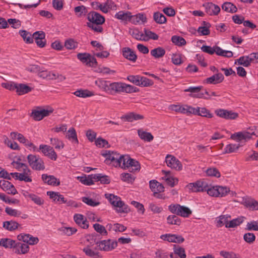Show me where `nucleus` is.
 Segmentation results:
<instances>
[{
    "mask_svg": "<svg viewBox=\"0 0 258 258\" xmlns=\"http://www.w3.org/2000/svg\"><path fill=\"white\" fill-rule=\"evenodd\" d=\"M187 188L193 192L206 191L211 196L217 197V189L216 186L209 185L206 180H198L195 182L190 183L187 185Z\"/></svg>",
    "mask_w": 258,
    "mask_h": 258,
    "instance_id": "obj_1",
    "label": "nucleus"
},
{
    "mask_svg": "<svg viewBox=\"0 0 258 258\" xmlns=\"http://www.w3.org/2000/svg\"><path fill=\"white\" fill-rule=\"evenodd\" d=\"M12 164L19 171H23L22 173H11L10 174L12 175L13 177L20 181H24L27 182L32 181V178L30 177L31 171L26 164L19 162L18 161H14Z\"/></svg>",
    "mask_w": 258,
    "mask_h": 258,
    "instance_id": "obj_2",
    "label": "nucleus"
},
{
    "mask_svg": "<svg viewBox=\"0 0 258 258\" xmlns=\"http://www.w3.org/2000/svg\"><path fill=\"white\" fill-rule=\"evenodd\" d=\"M101 155L105 158L106 164L112 165L115 167H122L125 155H121L116 152L110 151L102 152Z\"/></svg>",
    "mask_w": 258,
    "mask_h": 258,
    "instance_id": "obj_3",
    "label": "nucleus"
},
{
    "mask_svg": "<svg viewBox=\"0 0 258 258\" xmlns=\"http://www.w3.org/2000/svg\"><path fill=\"white\" fill-rule=\"evenodd\" d=\"M110 94L115 93H120L125 92L126 93H132L138 92L139 89L131 85L126 84L124 83L117 82H111L110 85Z\"/></svg>",
    "mask_w": 258,
    "mask_h": 258,
    "instance_id": "obj_4",
    "label": "nucleus"
},
{
    "mask_svg": "<svg viewBox=\"0 0 258 258\" xmlns=\"http://www.w3.org/2000/svg\"><path fill=\"white\" fill-rule=\"evenodd\" d=\"M105 196L117 213H127L130 211L128 206L121 200L120 197L112 194H105Z\"/></svg>",
    "mask_w": 258,
    "mask_h": 258,
    "instance_id": "obj_5",
    "label": "nucleus"
},
{
    "mask_svg": "<svg viewBox=\"0 0 258 258\" xmlns=\"http://www.w3.org/2000/svg\"><path fill=\"white\" fill-rule=\"evenodd\" d=\"M258 134V126H253L249 128L248 131L235 133L231 136V138L237 142L246 140L251 138L252 135L256 136Z\"/></svg>",
    "mask_w": 258,
    "mask_h": 258,
    "instance_id": "obj_6",
    "label": "nucleus"
},
{
    "mask_svg": "<svg viewBox=\"0 0 258 258\" xmlns=\"http://www.w3.org/2000/svg\"><path fill=\"white\" fill-rule=\"evenodd\" d=\"M201 50L205 52L210 54H213L214 53L218 55L226 57H231L233 56V52L231 51L224 50L218 46H215L212 47L210 46L203 45L201 47Z\"/></svg>",
    "mask_w": 258,
    "mask_h": 258,
    "instance_id": "obj_7",
    "label": "nucleus"
},
{
    "mask_svg": "<svg viewBox=\"0 0 258 258\" xmlns=\"http://www.w3.org/2000/svg\"><path fill=\"white\" fill-rule=\"evenodd\" d=\"M168 210L173 214L184 218L188 217L192 211L187 207L179 204H171L168 206Z\"/></svg>",
    "mask_w": 258,
    "mask_h": 258,
    "instance_id": "obj_8",
    "label": "nucleus"
},
{
    "mask_svg": "<svg viewBox=\"0 0 258 258\" xmlns=\"http://www.w3.org/2000/svg\"><path fill=\"white\" fill-rule=\"evenodd\" d=\"M27 160L30 166L35 170H43L45 168L43 159L39 156L29 154L27 156Z\"/></svg>",
    "mask_w": 258,
    "mask_h": 258,
    "instance_id": "obj_9",
    "label": "nucleus"
},
{
    "mask_svg": "<svg viewBox=\"0 0 258 258\" xmlns=\"http://www.w3.org/2000/svg\"><path fill=\"white\" fill-rule=\"evenodd\" d=\"M124 158L121 168L127 169L131 172H137L140 170L141 166L138 161L131 158L128 155L124 156Z\"/></svg>",
    "mask_w": 258,
    "mask_h": 258,
    "instance_id": "obj_10",
    "label": "nucleus"
},
{
    "mask_svg": "<svg viewBox=\"0 0 258 258\" xmlns=\"http://www.w3.org/2000/svg\"><path fill=\"white\" fill-rule=\"evenodd\" d=\"M203 88V87L202 86L197 87L191 86L184 89V91L185 92H190L191 93L189 94V96L192 98H203L207 100L210 99V97L205 96L204 93L200 92Z\"/></svg>",
    "mask_w": 258,
    "mask_h": 258,
    "instance_id": "obj_11",
    "label": "nucleus"
},
{
    "mask_svg": "<svg viewBox=\"0 0 258 258\" xmlns=\"http://www.w3.org/2000/svg\"><path fill=\"white\" fill-rule=\"evenodd\" d=\"M87 19L89 21V23L95 24L97 25H101L105 21L104 17L95 11H91L88 13Z\"/></svg>",
    "mask_w": 258,
    "mask_h": 258,
    "instance_id": "obj_12",
    "label": "nucleus"
},
{
    "mask_svg": "<svg viewBox=\"0 0 258 258\" xmlns=\"http://www.w3.org/2000/svg\"><path fill=\"white\" fill-rule=\"evenodd\" d=\"M99 248L101 250L110 251L114 249L117 246V242L112 239L102 240L96 242Z\"/></svg>",
    "mask_w": 258,
    "mask_h": 258,
    "instance_id": "obj_13",
    "label": "nucleus"
},
{
    "mask_svg": "<svg viewBox=\"0 0 258 258\" xmlns=\"http://www.w3.org/2000/svg\"><path fill=\"white\" fill-rule=\"evenodd\" d=\"M77 58L81 62L90 67H95L97 64L96 59L88 53H79L77 54Z\"/></svg>",
    "mask_w": 258,
    "mask_h": 258,
    "instance_id": "obj_14",
    "label": "nucleus"
},
{
    "mask_svg": "<svg viewBox=\"0 0 258 258\" xmlns=\"http://www.w3.org/2000/svg\"><path fill=\"white\" fill-rule=\"evenodd\" d=\"M38 151H41L45 156L51 160L55 161L57 159V156L52 147L50 146L41 144L39 146Z\"/></svg>",
    "mask_w": 258,
    "mask_h": 258,
    "instance_id": "obj_15",
    "label": "nucleus"
},
{
    "mask_svg": "<svg viewBox=\"0 0 258 258\" xmlns=\"http://www.w3.org/2000/svg\"><path fill=\"white\" fill-rule=\"evenodd\" d=\"M165 162L168 167L177 171L181 170L182 165L181 163L174 156L167 155L166 157Z\"/></svg>",
    "mask_w": 258,
    "mask_h": 258,
    "instance_id": "obj_16",
    "label": "nucleus"
},
{
    "mask_svg": "<svg viewBox=\"0 0 258 258\" xmlns=\"http://www.w3.org/2000/svg\"><path fill=\"white\" fill-rule=\"evenodd\" d=\"M215 113L217 116L225 119H234L238 116V114L236 112L223 109L216 110Z\"/></svg>",
    "mask_w": 258,
    "mask_h": 258,
    "instance_id": "obj_17",
    "label": "nucleus"
},
{
    "mask_svg": "<svg viewBox=\"0 0 258 258\" xmlns=\"http://www.w3.org/2000/svg\"><path fill=\"white\" fill-rule=\"evenodd\" d=\"M160 238L170 242L178 243H182L184 241V239L182 236L176 234H165L161 235Z\"/></svg>",
    "mask_w": 258,
    "mask_h": 258,
    "instance_id": "obj_18",
    "label": "nucleus"
},
{
    "mask_svg": "<svg viewBox=\"0 0 258 258\" xmlns=\"http://www.w3.org/2000/svg\"><path fill=\"white\" fill-rule=\"evenodd\" d=\"M0 187L4 191L7 192L8 194L15 195L17 193V191L13 184L7 180H1Z\"/></svg>",
    "mask_w": 258,
    "mask_h": 258,
    "instance_id": "obj_19",
    "label": "nucleus"
},
{
    "mask_svg": "<svg viewBox=\"0 0 258 258\" xmlns=\"http://www.w3.org/2000/svg\"><path fill=\"white\" fill-rule=\"evenodd\" d=\"M45 37V34L43 31H36L33 34V39H35L37 45L41 48L44 47L46 44Z\"/></svg>",
    "mask_w": 258,
    "mask_h": 258,
    "instance_id": "obj_20",
    "label": "nucleus"
},
{
    "mask_svg": "<svg viewBox=\"0 0 258 258\" xmlns=\"http://www.w3.org/2000/svg\"><path fill=\"white\" fill-rule=\"evenodd\" d=\"M47 195L48 196L49 198L53 200L54 202L67 204V205H71V203L72 201H70L67 202V201L65 200L63 196L59 194V193L58 192L48 191L47 192Z\"/></svg>",
    "mask_w": 258,
    "mask_h": 258,
    "instance_id": "obj_21",
    "label": "nucleus"
},
{
    "mask_svg": "<svg viewBox=\"0 0 258 258\" xmlns=\"http://www.w3.org/2000/svg\"><path fill=\"white\" fill-rule=\"evenodd\" d=\"M29 247L26 243L16 242L13 250L17 254H25L29 251Z\"/></svg>",
    "mask_w": 258,
    "mask_h": 258,
    "instance_id": "obj_22",
    "label": "nucleus"
},
{
    "mask_svg": "<svg viewBox=\"0 0 258 258\" xmlns=\"http://www.w3.org/2000/svg\"><path fill=\"white\" fill-rule=\"evenodd\" d=\"M122 54L124 58L131 61L135 62L137 59V56L135 51L129 47L122 48Z\"/></svg>",
    "mask_w": 258,
    "mask_h": 258,
    "instance_id": "obj_23",
    "label": "nucleus"
},
{
    "mask_svg": "<svg viewBox=\"0 0 258 258\" xmlns=\"http://www.w3.org/2000/svg\"><path fill=\"white\" fill-rule=\"evenodd\" d=\"M204 6L205 7L206 13L210 15H217L220 11V7L212 3L205 4Z\"/></svg>",
    "mask_w": 258,
    "mask_h": 258,
    "instance_id": "obj_24",
    "label": "nucleus"
},
{
    "mask_svg": "<svg viewBox=\"0 0 258 258\" xmlns=\"http://www.w3.org/2000/svg\"><path fill=\"white\" fill-rule=\"evenodd\" d=\"M120 118L125 121L133 122L135 120H141L144 118V116L133 112H129L120 117Z\"/></svg>",
    "mask_w": 258,
    "mask_h": 258,
    "instance_id": "obj_25",
    "label": "nucleus"
},
{
    "mask_svg": "<svg viewBox=\"0 0 258 258\" xmlns=\"http://www.w3.org/2000/svg\"><path fill=\"white\" fill-rule=\"evenodd\" d=\"M224 79L223 75L221 73H217L212 76L207 78L205 82L209 84H217L221 83Z\"/></svg>",
    "mask_w": 258,
    "mask_h": 258,
    "instance_id": "obj_26",
    "label": "nucleus"
},
{
    "mask_svg": "<svg viewBox=\"0 0 258 258\" xmlns=\"http://www.w3.org/2000/svg\"><path fill=\"white\" fill-rule=\"evenodd\" d=\"M95 83L100 90L108 94L110 93V85L111 84L110 81L99 79L95 81Z\"/></svg>",
    "mask_w": 258,
    "mask_h": 258,
    "instance_id": "obj_27",
    "label": "nucleus"
},
{
    "mask_svg": "<svg viewBox=\"0 0 258 258\" xmlns=\"http://www.w3.org/2000/svg\"><path fill=\"white\" fill-rule=\"evenodd\" d=\"M74 219L75 222L82 228L84 229L88 228V222L83 215L80 214H76L74 216Z\"/></svg>",
    "mask_w": 258,
    "mask_h": 258,
    "instance_id": "obj_28",
    "label": "nucleus"
},
{
    "mask_svg": "<svg viewBox=\"0 0 258 258\" xmlns=\"http://www.w3.org/2000/svg\"><path fill=\"white\" fill-rule=\"evenodd\" d=\"M231 219V216L228 214L221 215L216 218L215 223L216 227L220 228L228 223V221Z\"/></svg>",
    "mask_w": 258,
    "mask_h": 258,
    "instance_id": "obj_29",
    "label": "nucleus"
},
{
    "mask_svg": "<svg viewBox=\"0 0 258 258\" xmlns=\"http://www.w3.org/2000/svg\"><path fill=\"white\" fill-rule=\"evenodd\" d=\"M42 179L46 183L51 185H59V181L53 175H48L45 174L42 175Z\"/></svg>",
    "mask_w": 258,
    "mask_h": 258,
    "instance_id": "obj_30",
    "label": "nucleus"
},
{
    "mask_svg": "<svg viewBox=\"0 0 258 258\" xmlns=\"http://www.w3.org/2000/svg\"><path fill=\"white\" fill-rule=\"evenodd\" d=\"M12 138L17 139L20 143L24 144L25 146H31L32 143L29 142L24 136L20 133L12 132L11 133Z\"/></svg>",
    "mask_w": 258,
    "mask_h": 258,
    "instance_id": "obj_31",
    "label": "nucleus"
},
{
    "mask_svg": "<svg viewBox=\"0 0 258 258\" xmlns=\"http://www.w3.org/2000/svg\"><path fill=\"white\" fill-rule=\"evenodd\" d=\"M16 86L15 90L19 95L27 93L32 90L30 87L24 84H16Z\"/></svg>",
    "mask_w": 258,
    "mask_h": 258,
    "instance_id": "obj_32",
    "label": "nucleus"
},
{
    "mask_svg": "<svg viewBox=\"0 0 258 258\" xmlns=\"http://www.w3.org/2000/svg\"><path fill=\"white\" fill-rule=\"evenodd\" d=\"M19 226L18 223L15 221H7L3 222V227L10 231H13L16 230Z\"/></svg>",
    "mask_w": 258,
    "mask_h": 258,
    "instance_id": "obj_33",
    "label": "nucleus"
},
{
    "mask_svg": "<svg viewBox=\"0 0 258 258\" xmlns=\"http://www.w3.org/2000/svg\"><path fill=\"white\" fill-rule=\"evenodd\" d=\"M115 8L116 5L113 1L107 0L104 4H102L101 11L104 13H107L109 10H114Z\"/></svg>",
    "mask_w": 258,
    "mask_h": 258,
    "instance_id": "obj_34",
    "label": "nucleus"
},
{
    "mask_svg": "<svg viewBox=\"0 0 258 258\" xmlns=\"http://www.w3.org/2000/svg\"><path fill=\"white\" fill-rule=\"evenodd\" d=\"M138 134L141 139L144 141L150 142L153 140L154 137L152 134L150 133L144 131L143 129H139Z\"/></svg>",
    "mask_w": 258,
    "mask_h": 258,
    "instance_id": "obj_35",
    "label": "nucleus"
},
{
    "mask_svg": "<svg viewBox=\"0 0 258 258\" xmlns=\"http://www.w3.org/2000/svg\"><path fill=\"white\" fill-rule=\"evenodd\" d=\"M114 17L122 21H128L132 19L133 16L130 12L119 11L115 15Z\"/></svg>",
    "mask_w": 258,
    "mask_h": 258,
    "instance_id": "obj_36",
    "label": "nucleus"
},
{
    "mask_svg": "<svg viewBox=\"0 0 258 258\" xmlns=\"http://www.w3.org/2000/svg\"><path fill=\"white\" fill-rule=\"evenodd\" d=\"M16 241L10 238H2L0 240V245L6 248H14Z\"/></svg>",
    "mask_w": 258,
    "mask_h": 258,
    "instance_id": "obj_37",
    "label": "nucleus"
},
{
    "mask_svg": "<svg viewBox=\"0 0 258 258\" xmlns=\"http://www.w3.org/2000/svg\"><path fill=\"white\" fill-rule=\"evenodd\" d=\"M150 53L155 58H159L165 55V50L161 47H158L151 50Z\"/></svg>",
    "mask_w": 258,
    "mask_h": 258,
    "instance_id": "obj_38",
    "label": "nucleus"
},
{
    "mask_svg": "<svg viewBox=\"0 0 258 258\" xmlns=\"http://www.w3.org/2000/svg\"><path fill=\"white\" fill-rule=\"evenodd\" d=\"M243 221V217H242L233 219L231 220L230 219L228 221V223L226 225V227L228 228L236 227L242 223Z\"/></svg>",
    "mask_w": 258,
    "mask_h": 258,
    "instance_id": "obj_39",
    "label": "nucleus"
},
{
    "mask_svg": "<svg viewBox=\"0 0 258 258\" xmlns=\"http://www.w3.org/2000/svg\"><path fill=\"white\" fill-rule=\"evenodd\" d=\"M222 9L228 13H234L236 12V7L230 2H225L222 6Z\"/></svg>",
    "mask_w": 258,
    "mask_h": 258,
    "instance_id": "obj_40",
    "label": "nucleus"
},
{
    "mask_svg": "<svg viewBox=\"0 0 258 258\" xmlns=\"http://www.w3.org/2000/svg\"><path fill=\"white\" fill-rule=\"evenodd\" d=\"M74 95H75L77 97H82V98H86L91 97L94 95L93 92L88 90H78L75 91L74 93Z\"/></svg>",
    "mask_w": 258,
    "mask_h": 258,
    "instance_id": "obj_41",
    "label": "nucleus"
},
{
    "mask_svg": "<svg viewBox=\"0 0 258 258\" xmlns=\"http://www.w3.org/2000/svg\"><path fill=\"white\" fill-rule=\"evenodd\" d=\"M19 34L27 43H32L33 42V36L26 30H20Z\"/></svg>",
    "mask_w": 258,
    "mask_h": 258,
    "instance_id": "obj_42",
    "label": "nucleus"
},
{
    "mask_svg": "<svg viewBox=\"0 0 258 258\" xmlns=\"http://www.w3.org/2000/svg\"><path fill=\"white\" fill-rule=\"evenodd\" d=\"M217 197H223L226 196L230 192V188L227 186L217 185Z\"/></svg>",
    "mask_w": 258,
    "mask_h": 258,
    "instance_id": "obj_43",
    "label": "nucleus"
},
{
    "mask_svg": "<svg viewBox=\"0 0 258 258\" xmlns=\"http://www.w3.org/2000/svg\"><path fill=\"white\" fill-rule=\"evenodd\" d=\"M66 137L73 142H75L76 143H78L77 134L75 130L73 127H72L68 130Z\"/></svg>",
    "mask_w": 258,
    "mask_h": 258,
    "instance_id": "obj_44",
    "label": "nucleus"
},
{
    "mask_svg": "<svg viewBox=\"0 0 258 258\" xmlns=\"http://www.w3.org/2000/svg\"><path fill=\"white\" fill-rule=\"evenodd\" d=\"M167 222L170 225H179L181 223V220L176 215H172L168 216Z\"/></svg>",
    "mask_w": 258,
    "mask_h": 258,
    "instance_id": "obj_45",
    "label": "nucleus"
},
{
    "mask_svg": "<svg viewBox=\"0 0 258 258\" xmlns=\"http://www.w3.org/2000/svg\"><path fill=\"white\" fill-rule=\"evenodd\" d=\"M240 145L230 144L226 146L224 149V154L232 153L236 152L240 147Z\"/></svg>",
    "mask_w": 258,
    "mask_h": 258,
    "instance_id": "obj_46",
    "label": "nucleus"
},
{
    "mask_svg": "<svg viewBox=\"0 0 258 258\" xmlns=\"http://www.w3.org/2000/svg\"><path fill=\"white\" fill-rule=\"evenodd\" d=\"M83 251L85 254L92 258H100L101 257L99 252L92 250L90 247H86L84 248Z\"/></svg>",
    "mask_w": 258,
    "mask_h": 258,
    "instance_id": "obj_47",
    "label": "nucleus"
},
{
    "mask_svg": "<svg viewBox=\"0 0 258 258\" xmlns=\"http://www.w3.org/2000/svg\"><path fill=\"white\" fill-rule=\"evenodd\" d=\"M171 41L178 46H181L186 44V41L183 37L177 35H174L171 37Z\"/></svg>",
    "mask_w": 258,
    "mask_h": 258,
    "instance_id": "obj_48",
    "label": "nucleus"
},
{
    "mask_svg": "<svg viewBox=\"0 0 258 258\" xmlns=\"http://www.w3.org/2000/svg\"><path fill=\"white\" fill-rule=\"evenodd\" d=\"M185 105H180L179 104H172L169 106V109L176 112H180L183 114L186 113Z\"/></svg>",
    "mask_w": 258,
    "mask_h": 258,
    "instance_id": "obj_49",
    "label": "nucleus"
},
{
    "mask_svg": "<svg viewBox=\"0 0 258 258\" xmlns=\"http://www.w3.org/2000/svg\"><path fill=\"white\" fill-rule=\"evenodd\" d=\"M27 196H28V198L37 205L41 206L44 204V200L35 194H28Z\"/></svg>",
    "mask_w": 258,
    "mask_h": 258,
    "instance_id": "obj_50",
    "label": "nucleus"
},
{
    "mask_svg": "<svg viewBox=\"0 0 258 258\" xmlns=\"http://www.w3.org/2000/svg\"><path fill=\"white\" fill-rule=\"evenodd\" d=\"M50 144L54 146L56 149L60 150L63 148L64 145L62 141L57 138H50Z\"/></svg>",
    "mask_w": 258,
    "mask_h": 258,
    "instance_id": "obj_51",
    "label": "nucleus"
},
{
    "mask_svg": "<svg viewBox=\"0 0 258 258\" xmlns=\"http://www.w3.org/2000/svg\"><path fill=\"white\" fill-rule=\"evenodd\" d=\"M78 179L83 184L87 185H90L94 184V181L91 178V175L88 176H78Z\"/></svg>",
    "mask_w": 258,
    "mask_h": 258,
    "instance_id": "obj_52",
    "label": "nucleus"
},
{
    "mask_svg": "<svg viewBox=\"0 0 258 258\" xmlns=\"http://www.w3.org/2000/svg\"><path fill=\"white\" fill-rule=\"evenodd\" d=\"M82 201L84 203L91 207H96L99 205L100 204L99 202L87 197H82Z\"/></svg>",
    "mask_w": 258,
    "mask_h": 258,
    "instance_id": "obj_53",
    "label": "nucleus"
},
{
    "mask_svg": "<svg viewBox=\"0 0 258 258\" xmlns=\"http://www.w3.org/2000/svg\"><path fill=\"white\" fill-rule=\"evenodd\" d=\"M220 255L224 258H240L238 254L233 251L221 250L220 251Z\"/></svg>",
    "mask_w": 258,
    "mask_h": 258,
    "instance_id": "obj_54",
    "label": "nucleus"
},
{
    "mask_svg": "<svg viewBox=\"0 0 258 258\" xmlns=\"http://www.w3.org/2000/svg\"><path fill=\"white\" fill-rule=\"evenodd\" d=\"M154 19L155 22L159 24H164L166 22V18L164 15L159 12L155 13Z\"/></svg>",
    "mask_w": 258,
    "mask_h": 258,
    "instance_id": "obj_55",
    "label": "nucleus"
},
{
    "mask_svg": "<svg viewBox=\"0 0 258 258\" xmlns=\"http://www.w3.org/2000/svg\"><path fill=\"white\" fill-rule=\"evenodd\" d=\"M247 207L252 210H258V202L253 199H248L245 201Z\"/></svg>",
    "mask_w": 258,
    "mask_h": 258,
    "instance_id": "obj_56",
    "label": "nucleus"
},
{
    "mask_svg": "<svg viewBox=\"0 0 258 258\" xmlns=\"http://www.w3.org/2000/svg\"><path fill=\"white\" fill-rule=\"evenodd\" d=\"M120 178L122 181L127 183H132L135 179V176L128 173H122L120 175Z\"/></svg>",
    "mask_w": 258,
    "mask_h": 258,
    "instance_id": "obj_57",
    "label": "nucleus"
},
{
    "mask_svg": "<svg viewBox=\"0 0 258 258\" xmlns=\"http://www.w3.org/2000/svg\"><path fill=\"white\" fill-rule=\"evenodd\" d=\"M204 24L206 25L205 26L199 27L198 29V32L201 34V35H208L210 34V31L209 29L210 24L206 22H204Z\"/></svg>",
    "mask_w": 258,
    "mask_h": 258,
    "instance_id": "obj_58",
    "label": "nucleus"
},
{
    "mask_svg": "<svg viewBox=\"0 0 258 258\" xmlns=\"http://www.w3.org/2000/svg\"><path fill=\"white\" fill-rule=\"evenodd\" d=\"M95 230L102 235H107V231L104 226L98 223L93 225Z\"/></svg>",
    "mask_w": 258,
    "mask_h": 258,
    "instance_id": "obj_59",
    "label": "nucleus"
},
{
    "mask_svg": "<svg viewBox=\"0 0 258 258\" xmlns=\"http://www.w3.org/2000/svg\"><path fill=\"white\" fill-rule=\"evenodd\" d=\"M60 231L64 235L71 236L76 233L77 230L74 227H61Z\"/></svg>",
    "mask_w": 258,
    "mask_h": 258,
    "instance_id": "obj_60",
    "label": "nucleus"
},
{
    "mask_svg": "<svg viewBox=\"0 0 258 258\" xmlns=\"http://www.w3.org/2000/svg\"><path fill=\"white\" fill-rule=\"evenodd\" d=\"M198 114L197 115H200L208 118H212L213 116L212 113H210V111L205 107H199V111Z\"/></svg>",
    "mask_w": 258,
    "mask_h": 258,
    "instance_id": "obj_61",
    "label": "nucleus"
},
{
    "mask_svg": "<svg viewBox=\"0 0 258 258\" xmlns=\"http://www.w3.org/2000/svg\"><path fill=\"white\" fill-rule=\"evenodd\" d=\"M26 70L33 73L43 72L42 69L37 64H30L26 68Z\"/></svg>",
    "mask_w": 258,
    "mask_h": 258,
    "instance_id": "obj_62",
    "label": "nucleus"
},
{
    "mask_svg": "<svg viewBox=\"0 0 258 258\" xmlns=\"http://www.w3.org/2000/svg\"><path fill=\"white\" fill-rule=\"evenodd\" d=\"M238 64L242 65L245 67H248L250 66L251 61H249V56L246 57L241 56L237 59Z\"/></svg>",
    "mask_w": 258,
    "mask_h": 258,
    "instance_id": "obj_63",
    "label": "nucleus"
},
{
    "mask_svg": "<svg viewBox=\"0 0 258 258\" xmlns=\"http://www.w3.org/2000/svg\"><path fill=\"white\" fill-rule=\"evenodd\" d=\"M174 252L175 254L178 255L180 258H185L186 254L185 250L183 248L179 246H175L174 248Z\"/></svg>",
    "mask_w": 258,
    "mask_h": 258,
    "instance_id": "obj_64",
    "label": "nucleus"
}]
</instances>
